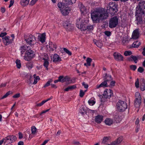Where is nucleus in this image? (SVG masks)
I'll use <instances>...</instances> for the list:
<instances>
[{
  "label": "nucleus",
  "mask_w": 145,
  "mask_h": 145,
  "mask_svg": "<svg viewBox=\"0 0 145 145\" xmlns=\"http://www.w3.org/2000/svg\"><path fill=\"white\" fill-rule=\"evenodd\" d=\"M34 78V82L33 83V84H35L37 83V80H39L40 79V78L38 76H37L36 74H34L33 75Z\"/></svg>",
  "instance_id": "obj_35"
},
{
  "label": "nucleus",
  "mask_w": 145,
  "mask_h": 145,
  "mask_svg": "<svg viewBox=\"0 0 145 145\" xmlns=\"http://www.w3.org/2000/svg\"><path fill=\"white\" fill-rule=\"evenodd\" d=\"M135 99L134 102V106L136 108H139L141 103L142 98L139 92L135 93Z\"/></svg>",
  "instance_id": "obj_4"
},
{
  "label": "nucleus",
  "mask_w": 145,
  "mask_h": 145,
  "mask_svg": "<svg viewBox=\"0 0 145 145\" xmlns=\"http://www.w3.org/2000/svg\"><path fill=\"white\" fill-rule=\"evenodd\" d=\"M140 33L138 29H136L134 30L132 33V38L134 39H138L139 37Z\"/></svg>",
  "instance_id": "obj_13"
},
{
  "label": "nucleus",
  "mask_w": 145,
  "mask_h": 145,
  "mask_svg": "<svg viewBox=\"0 0 145 145\" xmlns=\"http://www.w3.org/2000/svg\"><path fill=\"white\" fill-rule=\"evenodd\" d=\"M85 94V92H84L82 90H80L79 96L80 97H82Z\"/></svg>",
  "instance_id": "obj_50"
},
{
  "label": "nucleus",
  "mask_w": 145,
  "mask_h": 145,
  "mask_svg": "<svg viewBox=\"0 0 145 145\" xmlns=\"http://www.w3.org/2000/svg\"><path fill=\"white\" fill-rule=\"evenodd\" d=\"M59 82H67L69 84L74 83L71 78L68 76L64 77L63 76H60L59 77Z\"/></svg>",
  "instance_id": "obj_7"
},
{
  "label": "nucleus",
  "mask_w": 145,
  "mask_h": 145,
  "mask_svg": "<svg viewBox=\"0 0 145 145\" xmlns=\"http://www.w3.org/2000/svg\"><path fill=\"white\" fill-rule=\"evenodd\" d=\"M104 78V80L106 81V82H108L112 79L111 76L110 75H107L106 73L105 74V75Z\"/></svg>",
  "instance_id": "obj_26"
},
{
  "label": "nucleus",
  "mask_w": 145,
  "mask_h": 145,
  "mask_svg": "<svg viewBox=\"0 0 145 145\" xmlns=\"http://www.w3.org/2000/svg\"><path fill=\"white\" fill-rule=\"evenodd\" d=\"M1 12L2 13H4L5 11V7H1Z\"/></svg>",
  "instance_id": "obj_63"
},
{
  "label": "nucleus",
  "mask_w": 145,
  "mask_h": 145,
  "mask_svg": "<svg viewBox=\"0 0 145 145\" xmlns=\"http://www.w3.org/2000/svg\"><path fill=\"white\" fill-rule=\"evenodd\" d=\"M103 120V116L101 115H98L95 117L94 120L96 123L99 124Z\"/></svg>",
  "instance_id": "obj_15"
},
{
  "label": "nucleus",
  "mask_w": 145,
  "mask_h": 145,
  "mask_svg": "<svg viewBox=\"0 0 145 145\" xmlns=\"http://www.w3.org/2000/svg\"><path fill=\"white\" fill-rule=\"evenodd\" d=\"M12 91H9L8 92H7L6 94L3 95L1 98V99H3L4 98H6L10 94H12Z\"/></svg>",
  "instance_id": "obj_41"
},
{
  "label": "nucleus",
  "mask_w": 145,
  "mask_h": 145,
  "mask_svg": "<svg viewBox=\"0 0 145 145\" xmlns=\"http://www.w3.org/2000/svg\"><path fill=\"white\" fill-rule=\"evenodd\" d=\"M130 69L133 71L135 70L137 68V66L136 65H131L130 66Z\"/></svg>",
  "instance_id": "obj_48"
},
{
  "label": "nucleus",
  "mask_w": 145,
  "mask_h": 145,
  "mask_svg": "<svg viewBox=\"0 0 145 145\" xmlns=\"http://www.w3.org/2000/svg\"><path fill=\"white\" fill-rule=\"evenodd\" d=\"M140 89L142 91L145 90V81L144 79H142V83L140 86Z\"/></svg>",
  "instance_id": "obj_34"
},
{
  "label": "nucleus",
  "mask_w": 145,
  "mask_h": 145,
  "mask_svg": "<svg viewBox=\"0 0 145 145\" xmlns=\"http://www.w3.org/2000/svg\"><path fill=\"white\" fill-rule=\"evenodd\" d=\"M136 20L137 22V24H140L142 23V19L141 16L140 15H137L136 16Z\"/></svg>",
  "instance_id": "obj_24"
},
{
  "label": "nucleus",
  "mask_w": 145,
  "mask_h": 145,
  "mask_svg": "<svg viewBox=\"0 0 145 145\" xmlns=\"http://www.w3.org/2000/svg\"><path fill=\"white\" fill-rule=\"evenodd\" d=\"M80 27L82 28L83 30L91 31L93 30V25H86V27L84 25L80 26Z\"/></svg>",
  "instance_id": "obj_17"
},
{
  "label": "nucleus",
  "mask_w": 145,
  "mask_h": 145,
  "mask_svg": "<svg viewBox=\"0 0 145 145\" xmlns=\"http://www.w3.org/2000/svg\"><path fill=\"white\" fill-rule=\"evenodd\" d=\"M118 19L117 16L111 18L109 20V27L110 28L115 27L118 24Z\"/></svg>",
  "instance_id": "obj_6"
},
{
  "label": "nucleus",
  "mask_w": 145,
  "mask_h": 145,
  "mask_svg": "<svg viewBox=\"0 0 145 145\" xmlns=\"http://www.w3.org/2000/svg\"><path fill=\"white\" fill-rule=\"evenodd\" d=\"M107 82L104 80V81L102 82L100 85H97L96 86V88L98 89L101 87H107Z\"/></svg>",
  "instance_id": "obj_22"
},
{
  "label": "nucleus",
  "mask_w": 145,
  "mask_h": 145,
  "mask_svg": "<svg viewBox=\"0 0 145 145\" xmlns=\"http://www.w3.org/2000/svg\"><path fill=\"white\" fill-rule=\"evenodd\" d=\"M8 36H5L2 38L3 42L4 44L7 46L11 43L13 41V39H10Z\"/></svg>",
  "instance_id": "obj_9"
},
{
  "label": "nucleus",
  "mask_w": 145,
  "mask_h": 145,
  "mask_svg": "<svg viewBox=\"0 0 145 145\" xmlns=\"http://www.w3.org/2000/svg\"><path fill=\"white\" fill-rule=\"evenodd\" d=\"M36 0H32L29 3V5L33 6L34 5L37 1Z\"/></svg>",
  "instance_id": "obj_52"
},
{
  "label": "nucleus",
  "mask_w": 145,
  "mask_h": 145,
  "mask_svg": "<svg viewBox=\"0 0 145 145\" xmlns=\"http://www.w3.org/2000/svg\"><path fill=\"white\" fill-rule=\"evenodd\" d=\"M72 143L75 145H78L80 144V143L79 142L76 141H73Z\"/></svg>",
  "instance_id": "obj_64"
},
{
  "label": "nucleus",
  "mask_w": 145,
  "mask_h": 145,
  "mask_svg": "<svg viewBox=\"0 0 145 145\" xmlns=\"http://www.w3.org/2000/svg\"><path fill=\"white\" fill-rule=\"evenodd\" d=\"M96 103L95 101L93 100L92 99H90L88 101V103L90 105L93 106Z\"/></svg>",
  "instance_id": "obj_39"
},
{
  "label": "nucleus",
  "mask_w": 145,
  "mask_h": 145,
  "mask_svg": "<svg viewBox=\"0 0 145 145\" xmlns=\"http://www.w3.org/2000/svg\"><path fill=\"white\" fill-rule=\"evenodd\" d=\"M144 69L142 67H139L138 69V72L140 73H142L144 71Z\"/></svg>",
  "instance_id": "obj_51"
},
{
  "label": "nucleus",
  "mask_w": 145,
  "mask_h": 145,
  "mask_svg": "<svg viewBox=\"0 0 145 145\" xmlns=\"http://www.w3.org/2000/svg\"><path fill=\"white\" fill-rule=\"evenodd\" d=\"M123 140L122 137L118 138L116 140L112 142L110 144H108V145H119Z\"/></svg>",
  "instance_id": "obj_16"
},
{
  "label": "nucleus",
  "mask_w": 145,
  "mask_h": 145,
  "mask_svg": "<svg viewBox=\"0 0 145 145\" xmlns=\"http://www.w3.org/2000/svg\"><path fill=\"white\" fill-rule=\"evenodd\" d=\"M132 52L130 51H126L124 53V55L125 56H130L132 54Z\"/></svg>",
  "instance_id": "obj_46"
},
{
  "label": "nucleus",
  "mask_w": 145,
  "mask_h": 145,
  "mask_svg": "<svg viewBox=\"0 0 145 145\" xmlns=\"http://www.w3.org/2000/svg\"><path fill=\"white\" fill-rule=\"evenodd\" d=\"M16 66L17 68L20 69L21 67L20 60H17L16 61Z\"/></svg>",
  "instance_id": "obj_42"
},
{
  "label": "nucleus",
  "mask_w": 145,
  "mask_h": 145,
  "mask_svg": "<svg viewBox=\"0 0 145 145\" xmlns=\"http://www.w3.org/2000/svg\"><path fill=\"white\" fill-rule=\"evenodd\" d=\"M43 59L44 61H49V58L47 54H46L45 56L43 58Z\"/></svg>",
  "instance_id": "obj_55"
},
{
  "label": "nucleus",
  "mask_w": 145,
  "mask_h": 145,
  "mask_svg": "<svg viewBox=\"0 0 145 145\" xmlns=\"http://www.w3.org/2000/svg\"><path fill=\"white\" fill-rule=\"evenodd\" d=\"M52 81V79H50L48 81L46 84L44 86V87L46 88L48 86H49L50 83Z\"/></svg>",
  "instance_id": "obj_45"
},
{
  "label": "nucleus",
  "mask_w": 145,
  "mask_h": 145,
  "mask_svg": "<svg viewBox=\"0 0 145 145\" xmlns=\"http://www.w3.org/2000/svg\"><path fill=\"white\" fill-rule=\"evenodd\" d=\"M29 0H21L20 3L22 6H25L28 5Z\"/></svg>",
  "instance_id": "obj_29"
},
{
  "label": "nucleus",
  "mask_w": 145,
  "mask_h": 145,
  "mask_svg": "<svg viewBox=\"0 0 145 145\" xmlns=\"http://www.w3.org/2000/svg\"><path fill=\"white\" fill-rule=\"evenodd\" d=\"M7 35V33L6 32L1 33H0V37H3L6 36Z\"/></svg>",
  "instance_id": "obj_58"
},
{
  "label": "nucleus",
  "mask_w": 145,
  "mask_h": 145,
  "mask_svg": "<svg viewBox=\"0 0 145 145\" xmlns=\"http://www.w3.org/2000/svg\"><path fill=\"white\" fill-rule=\"evenodd\" d=\"M10 143L14 142L17 139L16 137L14 135H9Z\"/></svg>",
  "instance_id": "obj_36"
},
{
  "label": "nucleus",
  "mask_w": 145,
  "mask_h": 145,
  "mask_svg": "<svg viewBox=\"0 0 145 145\" xmlns=\"http://www.w3.org/2000/svg\"><path fill=\"white\" fill-rule=\"evenodd\" d=\"M145 14L144 10L141 7L139 6V8H136V11L135 13V16L137 15H141Z\"/></svg>",
  "instance_id": "obj_14"
},
{
  "label": "nucleus",
  "mask_w": 145,
  "mask_h": 145,
  "mask_svg": "<svg viewBox=\"0 0 145 145\" xmlns=\"http://www.w3.org/2000/svg\"><path fill=\"white\" fill-rule=\"evenodd\" d=\"M69 87L70 88V89L71 90L73 89L76 88V86L74 85L69 86Z\"/></svg>",
  "instance_id": "obj_62"
},
{
  "label": "nucleus",
  "mask_w": 145,
  "mask_h": 145,
  "mask_svg": "<svg viewBox=\"0 0 145 145\" xmlns=\"http://www.w3.org/2000/svg\"><path fill=\"white\" fill-rule=\"evenodd\" d=\"M53 61L55 63L59 62L61 61L59 56L57 54H54L53 56Z\"/></svg>",
  "instance_id": "obj_18"
},
{
  "label": "nucleus",
  "mask_w": 145,
  "mask_h": 145,
  "mask_svg": "<svg viewBox=\"0 0 145 145\" xmlns=\"http://www.w3.org/2000/svg\"><path fill=\"white\" fill-rule=\"evenodd\" d=\"M109 8H115L117 7V5L114 2H111L109 3Z\"/></svg>",
  "instance_id": "obj_38"
},
{
  "label": "nucleus",
  "mask_w": 145,
  "mask_h": 145,
  "mask_svg": "<svg viewBox=\"0 0 145 145\" xmlns=\"http://www.w3.org/2000/svg\"><path fill=\"white\" fill-rule=\"evenodd\" d=\"M109 13L111 15H113L117 11V7L115 8H109Z\"/></svg>",
  "instance_id": "obj_27"
},
{
  "label": "nucleus",
  "mask_w": 145,
  "mask_h": 145,
  "mask_svg": "<svg viewBox=\"0 0 145 145\" xmlns=\"http://www.w3.org/2000/svg\"><path fill=\"white\" fill-rule=\"evenodd\" d=\"M68 22H65L63 25L67 31H70L73 28V25L71 23Z\"/></svg>",
  "instance_id": "obj_12"
},
{
  "label": "nucleus",
  "mask_w": 145,
  "mask_h": 145,
  "mask_svg": "<svg viewBox=\"0 0 145 145\" xmlns=\"http://www.w3.org/2000/svg\"><path fill=\"white\" fill-rule=\"evenodd\" d=\"M49 64V63L48 62V61H44V65L47 68V69H48L47 68L48 67Z\"/></svg>",
  "instance_id": "obj_49"
},
{
  "label": "nucleus",
  "mask_w": 145,
  "mask_h": 145,
  "mask_svg": "<svg viewBox=\"0 0 145 145\" xmlns=\"http://www.w3.org/2000/svg\"><path fill=\"white\" fill-rule=\"evenodd\" d=\"M20 96V94L19 93L16 94L13 96V97L14 98H18Z\"/></svg>",
  "instance_id": "obj_57"
},
{
  "label": "nucleus",
  "mask_w": 145,
  "mask_h": 145,
  "mask_svg": "<svg viewBox=\"0 0 145 145\" xmlns=\"http://www.w3.org/2000/svg\"><path fill=\"white\" fill-rule=\"evenodd\" d=\"M49 47L51 48L50 50L53 51L54 50V48L56 49L57 48V45L55 43L50 42L49 43Z\"/></svg>",
  "instance_id": "obj_25"
},
{
  "label": "nucleus",
  "mask_w": 145,
  "mask_h": 145,
  "mask_svg": "<svg viewBox=\"0 0 145 145\" xmlns=\"http://www.w3.org/2000/svg\"><path fill=\"white\" fill-rule=\"evenodd\" d=\"M71 9L69 7H67L65 9L61 10V12L63 15L66 16L71 11Z\"/></svg>",
  "instance_id": "obj_19"
},
{
  "label": "nucleus",
  "mask_w": 145,
  "mask_h": 145,
  "mask_svg": "<svg viewBox=\"0 0 145 145\" xmlns=\"http://www.w3.org/2000/svg\"><path fill=\"white\" fill-rule=\"evenodd\" d=\"M10 139L9 136H7L5 138H3V139H4V144L7 145L10 143Z\"/></svg>",
  "instance_id": "obj_32"
},
{
  "label": "nucleus",
  "mask_w": 145,
  "mask_h": 145,
  "mask_svg": "<svg viewBox=\"0 0 145 145\" xmlns=\"http://www.w3.org/2000/svg\"><path fill=\"white\" fill-rule=\"evenodd\" d=\"M141 43L140 42L137 41L134 42L132 44V46L134 48H138L140 45Z\"/></svg>",
  "instance_id": "obj_31"
},
{
  "label": "nucleus",
  "mask_w": 145,
  "mask_h": 145,
  "mask_svg": "<svg viewBox=\"0 0 145 145\" xmlns=\"http://www.w3.org/2000/svg\"><path fill=\"white\" fill-rule=\"evenodd\" d=\"M105 123L106 125H110L113 123V121L112 119L108 118L105 120Z\"/></svg>",
  "instance_id": "obj_23"
},
{
  "label": "nucleus",
  "mask_w": 145,
  "mask_h": 145,
  "mask_svg": "<svg viewBox=\"0 0 145 145\" xmlns=\"http://www.w3.org/2000/svg\"><path fill=\"white\" fill-rule=\"evenodd\" d=\"M113 94L112 90L110 89H106L104 91L103 95L105 99L110 98Z\"/></svg>",
  "instance_id": "obj_8"
},
{
  "label": "nucleus",
  "mask_w": 145,
  "mask_h": 145,
  "mask_svg": "<svg viewBox=\"0 0 145 145\" xmlns=\"http://www.w3.org/2000/svg\"><path fill=\"white\" fill-rule=\"evenodd\" d=\"M76 0H65V3L69 5H72L75 3Z\"/></svg>",
  "instance_id": "obj_33"
},
{
  "label": "nucleus",
  "mask_w": 145,
  "mask_h": 145,
  "mask_svg": "<svg viewBox=\"0 0 145 145\" xmlns=\"http://www.w3.org/2000/svg\"><path fill=\"white\" fill-rule=\"evenodd\" d=\"M117 106L118 110L121 112L124 111L127 107L126 103L122 101H120L117 103Z\"/></svg>",
  "instance_id": "obj_3"
},
{
  "label": "nucleus",
  "mask_w": 145,
  "mask_h": 145,
  "mask_svg": "<svg viewBox=\"0 0 145 145\" xmlns=\"http://www.w3.org/2000/svg\"><path fill=\"white\" fill-rule=\"evenodd\" d=\"M45 33H42L38 36V39L42 43H44L45 41Z\"/></svg>",
  "instance_id": "obj_20"
},
{
  "label": "nucleus",
  "mask_w": 145,
  "mask_h": 145,
  "mask_svg": "<svg viewBox=\"0 0 145 145\" xmlns=\"http://www.w3.org/2000/svg\"><path fill=\"white\" fill-rule=\"evenodd\" d=\"M45 103V101L44 100L40 103L37 104L36 106H40L42 105Z\"/></svg>",
  "instance_id": "obj_53"
},
{
  "label": "nucleus",
  "mask_w": 145,
  "mask_h": 145,
  "mask_svg": "<svg viewBox=\"0 0 145 145\" xmlns=\"http://www.w3.org/2000/svg\"><path fill=\"white\" fill-rule=\"evenodd\" d=\"M135 86L137 88H138L139 87V80L138 78H137L136 81L135 82Z\"/></svg>",
  "instance_id": "obj_54"
},
{
  "label": "nucleus",
  "mask_w": 145,
  "mask_h": 145,
  "mask_svg": "<svg viewBox=\"0 0 145 145\" xmlns=\"http://www.w3.org/2000/svg\"><path fill=\"white\" fill-rule=\"evenodd\" d=\"M110 138L109 137H103L102 143L104 144H106L110 140Z\"/></svg>",
  "instance_id": "obj_30"
},
{
  "label": "nucleus",
  "mask_w": 145,
  "mask_h": 145,
  "mask_svg": "<svg viewBox=\"0 0 145 145\" xmlns=\"http://www.w3.org/2000/svg\"><path fill=\"white\" fill-rule=\"evenodd\" d=\"M113 56L115 59L118 61H123V57L120 53L115 52L114 53Z\"/></svg>",
  "instance_id": "obj_11"
},
{
  "label": "nucleus",
  "mask_w": 145,
  "mask_h": 145,
  "mask_svg": "<svg viewBox=\"0 0 145 145\" xmlns=\"http://www.w3.org/2000/svg\"><path fill=\"white\" fill-rule=\"evenodd\" d=\"M28 46H22L20 47V50L21 51V55H22L26 51L27 48H28Z\"/></svg>",
  "instance_id": "obj_28"
},
{
  "label": "nucleus",
  "mask_w": 145,
  "mask_h": 145,
  "mask_svg": "<svg viewBox=\"0 0 145 145\" xmlns=\"http://www.w3.org/2000/svg\"><path fill=\"white\" fill-rule=\"evenodd\" d=\"M131 57L132 58L133 61L135 63H137L138 61V59L137 57L134 56L132 55L131 56Z\"/></svg>",
  "instance_id": "obj_43"
},
{
  "label": "nucleus",
  "mask_w": 145,
  "mask_h": 145,
  "mask_svg": "<svg viewBox=\"0 0 145 145\" xmlns=\"http://www.w3.org/2000/svg\"><path fill=\"white\" fill-rule=\"evenodd\" d=\"M63 50L69 56H71L72 55L71 52L68 50L66 48H63Z\"/></svg>",
  "instance_id": "obj_44"
},
{
  "label": "nucleus",
  "mask_w": 145,
  "mask_h": 145,
  "mask_svg": "<svg viewBox=\"0 0 145 145\" xmlns=\"http://www.w3.org/2000/svg\"><path fill=\"white\" fill-rule=\"evenodd\" d=\"M105 33L107 36H109L111 35V32L109 31H105Z\"/></svg>",
  "instance_id": "obj_59"
},
{
  "label": "nucleus",
  "mask_w": 145,
  "mask_h": 145,
  "mask_svg": "<svg viewBox=\"0 0 145 145\" xmlns=\"http://www.w3.org/2000/svg\"><path fill=\"white\" fill-rule=\"evenodd\" d=\"M78 6L82 14H84L86 12V8L82 3H79Z\"/></svg>",
  "instance_id": "obj_21"
},
{
  "label": "nucleus",
  "mask_w": 145,
  "mask_h": 145,
  "mask_svg": "<svg viewBox=\"0 0 145 145\" xmlns=\"http://www.w3.org/2000/svg\"><path fill=\"white\" fill-rule=\"evenodd\" d=\"M82 85L85 88H88V84H86L85 83V82H83L82 83Z\"/></svg>",
  "instance_id": "obj_61"
},
{
  "label": "nucleus",
  "mask_w": 145,
  "mask_h": 145,
  "mask_svg": "<svg viewBox=\"0 0 145 145\" xmlns=\"http://www.w3.org/2000/svg\"><path fill=\"white\" fill-rule=\"evenodd\" d=\"M26 43L29 44L32 47H33L34 45L36 43V38L31 35H29L27 38L25 39Z\"/></svg>",
  "instance_id": "obj_2"
},
{
  "label": "nucleus",
  "mask_w": 145,
  "mask_h": 145,
  "mask_svg": "<svg viewBox=\"0 0 145 145\" xmlns=\"http://www.w3.org/2000/svg\"><path fill=\"white\" fill-rule=\"evenodd\" d=\"M35 52L32 50H28L25 52L24 58L27 61L31 60L34 56Z\"/></svg>",
  "instance_id": "obj_5"
},
{
  "label": "nucleus",
  "mask_w": 145,
  "mask_h": 145,
  "mask_svg": "<svg viewBox=\"0 0 145 145\" xmlns=\"http://www.w3.org/2000/svg\"><path fill=\"white\" fill-rule=\"evenodd\" d=\"M18 136H19L18 138L20 139H21L23 137V135L22 134V133L20 132L19 133Z\"/></svg>",
  "instance_id": "obj_60"
},
{
  "label": "nucleus",
  "mask_w": 145,
  "mask_h": 145,
  "mask_svg": "<svg viewBox=\"0 0 145 145\" xmlns=\"http://www.w3.org/2000/svg\"><path fill=\"white\" fill-rule=\"evenodd\" d=\"M108 16V13L103 8L97 9L91 13V18L94 23H98L100 20H103L107 18Z\"/></svg>",
  "instance_id": "obj_1"
},
{
  "label": "nucleus",
  "mask_w": 145,
  "mask_h": 145,
  "mask_svg": "<svg viewBox=\"0 0 145 145\" xmlns=\"http://www.w3.org/2000/svg\"><path fill=\"white\" fill-rule=\"evenodd\" d=\"M86 63L90 66L91 65V63L92 62V59L90 58H87L86 59Z\"/></svg>",
  "instance_id": "obj_47"
},
{
  "label": "nucleus",
  "mask_w": 145,
  "mask_h": 145,
  "mask_svg": "<svg viewBox=\"0 0 145 145\" xmlns=\"http://www.w3.org/2000/svg\"><path fill=\"white\" fill-rule=\"evenodd\" d=\"M139 6H140L145 11V1H143L140 2L139 3Z\"/></svg>",
  "instance_id": "obj_37"
},
{
  "label": "nucleus",
  "mask_w": 145,
  "mask_h": 145,
  "mask_svg": "<svg viewBox=\"0 0 145 145\" xmlns=\"http://www.w3.org/2000/svg\"><path fill=\"white\" fill-rule=\"evenodd\" d=\"M14 2V0H11L10 1V5L9 6V7L10 8L12 6Z\"/></svg>",
  "instance_id": "obj_56"
},
{
  "label": "nucleus",
  "mask_w": 145,
  "mask_h": 145,
  "mask_svg": "<svg viewBox=\"0 0 145 145\" xmlns=\"http://www.w3.org/2000/svg\"><path fill=\"white\" fill-rule=\"evenodd\" d=\"M37 129L35 126H32L31 128V133L35 134L37 133Z\"/></svg>",
  "instance_id": "obj_40"
},
{
  "label": "nucleus",
  "mask_w": 145,
  "mask_h": 145,
  "mask_svg": "<svg viewBox=\"0 0 145 145\" xmlns=\"http://www.w3.org/2000/svg\"><path fill=\"white\" fill-rule=\"evenodd\" d=\"M86 23L85 22L84 20H81V18H79L78 20H77V21L76 22V27L79 29H81L82 30H83L82 28H80V26L84 25L86 27Z\"/></svg>",
  "instance_id": "obj_10"
}]
</instances>
